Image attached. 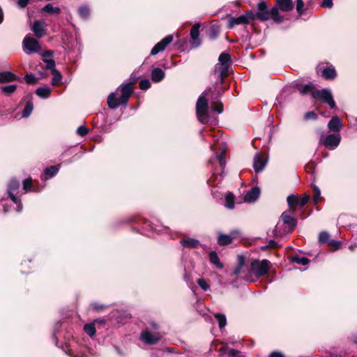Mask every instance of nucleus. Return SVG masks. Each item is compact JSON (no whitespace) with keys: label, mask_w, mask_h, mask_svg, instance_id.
Instances as JSON below:
<instances>
[{"label":"nucleus","mask_w":357,"mask_h":357,"mask_svg":"<svg viewBox=\"0 0 357 357\" xmlns=\"http://www.w3.org/2000/svg\"><path fill=\"white\" fill-rule=\"evenodd\" d=\"M3 14L1 8H0V24L3 22Z\"/></svg>","instance_id":"nucleus-62"},{"label":"nucleus","mask_w":357,"mask_h":357,"mask_svg":"<svg viewBox=\"0 0 357 357\" xmlns=\"http://www.w3.org/2000/svg\"><path fill=\"white\" fill-rule=\"evenodd\" d=\"M312 96L314 98L320 99L327 103L331 109L335 108V102L333 100L332 93L328 89L322 90H315L312 92Z\"/></svg>","instance_id":"nucleus-5"},{"label":"nucleus","mask_w":357,"mask_h":357,"mask_svg":"<svg viewBox=\"0 0 357 357\" xmlns=\"http://www.w3.org/2000/svg\"><path fill=\"white\" fill-rule=\"evenodd\" d=\"M19 79L20 77L17 75L10 71L0 73V83L11 82Z\"/></svg>","instance_id":"nucleus-18"},{"label":"nucleus","mask_w":357,"mask_h":357,"mask_svg":"<svg viewBox=\"0 0 357 357\" xmlns=\"http://www.w3.org/2000/svg\"><path fill=\"white\" fill-rule=\"evenodd\" d=\"M218 161H219V163L220 165L223 167L226 164V160H225V155L223 153H220L218 155Z\"/></svg>","instance_id":"nucleus-55"},{"label":"nucleus","mask_w":357,"mask_h":357,"mask_svg":"<svg viewBox=\"0 0 357 357\" xmlns=\"http://www.w3.org/2000/svg\"><path fill=\"white\" fill-rule=\"evenodd\" d=\"M33 109V104L31 100H28L26 102L25 107L22 111V117H28L32 112Z\"/></svg>","instance_id":"nucleus-33"},{"label":"nucleus","mask_w":357,"mask_h":357,"mask_svg":"<svg viewBox=\"0 0 357 357\" xmlns=\"http://www.w3.org/2000/svg\"><path fill=\"white\" fill-rule=\"evenodd\" d=\"M172 41L173 36L172 35L167 36L152 48L151 54L156 55L159 52H162Z\"/></svg>","instance_id":"nucleus-13"},{"label":"nucleus","mask_w":357,"mask_h":357,"mask_svg":"<svg viewBox=\"0 0 357 357\" xmlns=\"http://www.w3.org/2000/svg\"><path fill=\"white\" fill-rule=\"evenodd\" d=\"M23 49L26 54H30L38 52L40 50V46L36 39L30 36H26L23 40Z\"/></svg>","instance_id":"nucleus-7"},{"label":"nucleus","mask_w":357,"mask_h":357,"mask_svg":"<svg viewBox=\"0 0 357 357\" xmlns=\"http://www.w3.org/2000/svg\"><path fill=\"white\" fill-rule=\"evenodd\" d=\"M328 128L331 131H338L342 128V123L339 118L333 117L328 123Z\"/></svg>","instance_id":"nucleus-21"},{"label":"nucleus","mask_w":357,"mask_h":357,"mask_svg":"<svg viewBox=\"0 0 357 357\" xmlns=\"http://www.w3.org/2000/svg\"><path fill=\"white\" fill-rule=\"evenodd\" d=\"M42 11L49 14H59L61 9L59 7H54L52 3H47L42 8Z\"/></svg>","instance_id":"nucleus-28"},{"label":"nucleus","mask_w":357,"mask_h":357,"mask_svg":"<svg viewBox=\"0 0 357 357\" xmlns=\"http://www.w3.org/2000/svg\"><path fill=\"white\" fill-rule=\"evenodd\" d=\"M260 190L258 187L252 188L245 195V201L247 202H255L259 196Z\"/></svg>","instance_id":"nucleus-19"},{"label":"nucleus","mask_w":357,"mask_h":357,"mask_svg":"<svg viewBox=\"0 0 357 357\" xmlns=\"http://www.w3.org/2000/svg\"><path fill=\"white\" fill-rule=\"evenodd\" d=\"M269 357H284V356L281 352L275 351L271 353Z\"/></svg>","instance_id":"nucleus-58"},{"label":"nucleus","mask_w":357,"mask_h":357,"mask_svg":"<svg viewBox=\"0 0 357 357\" xmlns=\"http://www.w3.org/2000/svg\"><path fill=\"white\" fill-rule=\"evenodd\" d=\"M340 139L341 137L339 134H330L325 137L323 144L327 149L334 150L338 146Z\"/></svg>","instance_id":"nucleus-12"},{"label":"nucleus","mask_w":357,"mask_h":357,"mask_svg":"<svg viewBox=\"0 0 357 357\" xmlns=\"http://www.w3.org/2000/svg\"><path fill=\"white\" fill-rule=\"evenodd\" d=\"M293 261L301 264V265H307L309 264V259L306 257H294L292 259Z\"/></svg>","instance_id":"nucleus-44"},{"label":"nucleus","mask_w":357,"mask_h":357,"mask_svg":"<svg viewBox=\"0 0 357 357\" xmlns=\"http://www.w3.org/2000/svg\"><path fill=\"white\" fill-rule=\"evenodd\" d=\"M139 87L142 90H147L151 87V83L149 79H142L139 82Z\"/></svg>","instance_id":"nucleus-47"},{"label":"nucleus","mask_w":357,"mask_h":357,"mask_svg":"<svg viewBox=\"0 0 357 357\" xmlns=\"http://www.w3.org/2000/svg\"><path fill=\"white\" fill-rule=\"evenodd\" d=\"M181 244L185 248H195L198 247L199 241L195 238H183L181 241Z\"/></svg>","instance_id":"nucleus-24"},{"label":"nucleus","mask_w":357,"mask_h":357,"mask_svg":"<svg viewBox=\"0 0 357 357\" xmlns=\"http://www.w3.org/2000/svg\"><path fill=\"white\" fill-rule=\"evenodd\" d=\"M84 331L90 337H93L96 334V327L94 323L86 324L84 326Z\"/></svg>","instance_id":"nucleus-34"},{"label":"nucleus","mask_w":357,"mask_h":357,"mask_svg":"<svg viewBox=\"0 0 357 357\" xmlns=\"http://www.w3.org/2000/svg\"><path fill=\"white\" fill-rule=\"evenodd\" d=\"M319 241L321 243L328 244L335 248V250L340 248V243L337 241L331 239L330 234L327 231H322L319 234Z\"/></svg>","instance_id":"nucleus-17"},{"label":"nucleus","mask_w":357,"mask_h":357,"mask_svg":"<svg viewBox=\"0 0 357 357\" xmlns=\"http://www.w3.org/2000/svg\"><path fill=\"white\" fill-rule=\"evenodd\" d=\"M321 6L325 8H331L333 6V0H324Z\"/></svg>","instance_id":"nucleus-57"},{"label":"nucleus","mask_w":357,"mask_h":357,"mask_svg":"<svg viewBox=\"0 0 357 357\" xmlns=\"http://www.w3.org/2000/svg\"><path fill=\"white\" fill-rule=\"evenodd\" d=\"M267 158L261 153H257L254 158L253 168L256 173L261 172L266 167Z\"/></svg>","instance_id":"nucleus-15"},{"label":"nucleus","mask_w":357,"mask_h":357,"mask_svg":"<svg viewBox=\"0 0 357 357\" xmlns=\"http://www.w3.org/2000/svg\"><path fill=\"white\" fill-rule=\"evenodd\" d=\"M269 268L270 261L268 260L255 259L251 263L250 273L254 274L257 278H260L268 273Z\"/></svg>","instance_id":"nucleus-4"},{"label":"nucleus","mask_w":357,"mask_h":357,"mask_svg":"<svg viewBox=\"0 0 357 357\" xmlns=\"http://www.w3.org/2000/svg\"><path fill=\"white\" fill-rule=\"evenodd\" d=\"M89 9L86 6H82L79 8V15L81 18L86 20L89 16Z\"/></svg>","instance_id":"nucleus-39"},{"label":"nucleus","mask_w":357,"mask_h":357,"mask_svg":"<svg viewBox=\"0 0 357 357\" xmlns=\"http://www.w3.org/2000/svg\"><path fill=\"white\" fill-rule=\"evenodd\" d=\"M197 284L204 291L209 289V285L208 282L203 278H199L197 280Z\"/></svg>","instance_id":"nucleus-48"},{"label":"nucleus","mask_w":357,"mask_h":357,"mask_svg":"<svg viewBox=\"0 0 357 357\" xmlns=\"http://www.w3.org/2000/svg\"><path fill=\"white\" fill-rule=\"evenodd\" d=\"M43 61L46 63V68L51 70L52 73L57 70L55 68V61L53 59H43Z\"/></svg>","instance_id":"nucleus-43"},{"label":"nucleus","mask_w":357,"mask_h":357,"mask_svg":"<svg viewBox=\"0 0 357 357\" xmlns=\"http://www.w3.org/2000/svg\"><path fill=\"white\" fill-rule=\"evenodd\" d=\"M220 64L215 67V73L218 75L222 79L228 75L229 67L231 63V56L225 52L220 54L218 58Z\"/></svg>","instance_id":"nucleus-3"},{"label":"nucleus","mask_w":357,"mask_h":357,"mask_svg":"<svg viewBox=\"0 0 357 357\" xmlns=\"http://www.w3.org/2000/svg\"><path fill=\"white\" fill-rule=\"evenodd\" d=\"M276 245H277V243L275 241L270 240L268 241V248H274L276 247Z\"/></svg>","instance_id":"nucleus-59"},{"label":"nucleus","mask_w":357,"mask_h":357,"mask_svg":"<svg viewBox=\"0 0 357 357\" xmlns=\"http://www.w3.org/2000/svg\"><path fill=\"white\" fill-rule=\"evenodd\" d=\"M199 24H195L190 30V36L193 40H197L199 36Z\"/></svg>","instance_id":"nucleus-36"},{"label":"nucleus","mask_w":357,"mask_h":357,"mask_svg":"<svg viewBox=\"0 0 357 357\" xmlns=\"http://www.w3.org/2000/svg\"><path fill=\"white\" fill-rule=\"evenodd\" d=\"M59 172V168L56 166H51L45 169V174L49 177L55 176Z\"/></svg>","instance_id":"nucleus-38"},{"label":"nucleus","mask_w":357,"mask_h":357,"mask_svg":"<svg viewBox=\"0 0 357 357\" xmlns=\"http://www.w3.org/2000/svg\"><path fill=\"white\" fill-rule=\"evenodd\" d=\"M225 206L229 209H233L234 208V195L228 192L225 197Z\"/></svg>","instance_id":"nucleus-32"},{"label":"nucleus","mask_w":357,"mask_h":357,"mask_svg":"<svg viewBox=\"0 0 357 357\" xmlns=\"http://www.w3.org/2000/svg\"><path fill=\"white\" fill-rule=\"evenodd\" d=\"M32 185V179L31 178H26L23 181V188L27 191L31 189Z\"/></svg>","instance_id":"nucleus-52"},{"label":"nucleus","mask_w":357,"mask_h":357,"mask_svg":"<svg viewBox=\"0 0 357 357\" xmlns=\"http://www.w3.org/2000/svg\"><path fill=\"white\" fill-rule=\"evenodd\" d=\"M47 26V24L44 20H36L33 22L31 30L36 38H40L46 34L45 29Z\"/></svg>","instance_id":"nucleus-14"},{"label":"nucleus","mask_w":357,"mask_h":357,"mask_svg":"<svg viewBox=\"0 0 357 357\" xmlns=\"http://www.w3.org/2000/svg\"><path fill=\"white\" fill-rule=\"evenodd\" d=\"M240 234L238 230H233L229 234L220 233L218 238V243L220 245H229L232 242L233 239L238 237Z\"/></svg>","instance_id":"nucleus-11"},{"label":"nucleus","mask_w":357,"mask_h":357,"mask_svg":"<svg viewBox=\"0 0 357 357\" xmlns=\"http://www.w3.org/2000/svg\"><path fill=\"white\" fill-rule=\"evenodd\" d=\"M121 96V105H126L128 100V98L132 93V86L131 83H127L126 84H122L120 86Z\"/></svg>","instance_id":"nucleus-16"},{"label":"nucleus","mask_w":357,"mask_h":357,"mask_svg":"<svg viewBox=\"0 0 357 357\" xmlns=\"http://www.w3.org/2000/svg\"><path fill=\"white\" fill-rule=\"evenodd\" d=\"M255 18L261 21H266L270 18V13L264 1H261L257 4V12L255 14Z\"/></svg>","instance_id":"nucleus-9"},{"label":"nucleus","mask_w":357,"mask_h":357,"mask_svg":"<svg viewBox=\"0 0 357 357\" xmlns=\"http://www.w3.org/2000/svg\"><path fill=\"white\" fill-rule=\"evenodd\" d=\"M215 317L218 322L219 328L220 329L223 328L227 324L226 316L222 313H217L215 314Z\"/></svg>","instance_id":"nucleus-35"},{"label":"nucleus","mask_w":357,"mask_h":357,"mask_svg":"<svg viewBox=\"0 0 357 357\" xmlns=\"http://www.w3.org/2000/svg\"><path fill=\"white\" fill-rule=\"evenodd\" d=\"M255 19V13L252 11L245 13L237 17H230L228 22V28L232 29L236 25L248 24Z\"/></svg>","instance_id":"nucleus-6"},{"label":"nucleus","mask_w":357,"mask_h":357,"mask_svg":"<svg viewBox=\"0 0 357 357\" xmlns=\"http://www.w3.org/2000/svg\"><path fill=\"white\" fill-rule=\"evenodd\" d=\"M312 188H313V192H314L313 200H314V204H317L321 198V192H320L319 188L316 185H313Z\"/></svg>","instance_id":"nucleus-41"},{"label":"nucleus","mask_w":357,"mask_h":357,"mask_svg":"<svg viewBox=\"0 0 357 357\" xmlns=\"http://www.w3.org/2000/svg\"><path fill=\"white\" fill-rule=\"evenodd\" d=\"M280 220L285 225V228L283 231H281L280 230V222H278L275 228L276 235L282 236L286 233H290L294 231L296 225V220L292 218L287 212H283L282 213Z\"/></svg>","instance_id":"nucleus-2"},{"label":"nucleus","mask_w":357,"mask_h":357,"mask_svg":"<svg viewBox=\"0 0 357 357\" xmlns=\"http://www.w3.org/2000/svg\"><path fill=\"white\" fill-rule=\"evenodd\" d=\"M52 73L54 76L52 79V84L53 86H56L61 79V75L58 70H55L52 72Z\"/></svg>","instance_id":"nucleus-42"},{"label":"nucleus","mask_w":357,"mask_h":357,"mask_svg":"<svg viewBox=\"0 0 357 357\" xmlns=\"http://www.w3.org/2000/svg\"><path fill=\"white\" fill-rule=\"evenodd\" d=\"M17 87V86L16 84L3 86L1 87V91L2 93L8 96L11 95L12 93H13L16 91Z\"/></svg>","instance_id":"nucleus-29"},{"label":"nucleus","mask_w":357,"mask_h":357,"mask_svg":"<svg viewBox=\"0 0 357 357\" xmlns=\"http://www.w3.org/2000/svg\"><path fill=\"white\" fill-rule=\"evenodd\" d=\"M107 105L111 109H116L121 103V98L117 99L114 93H111L107 98Z\"/></svg>","instance_id":"nucleus-22"},{"label":"nucleus","mask_w":357,"mask_h":357,"mask_svg":"<svg viewBox=\"0 0 357 357\" xmlns=\"http://www.w3.org/2000/svg\"><path fill=\"white\" fill-rule=\"evenodd\" d=\"M277 6L283 12H288L293 9L294 4L291 0H277Z\"/></svg>","instance_id":"nucleus-20"},{"label":"nucleus","mask_w":357,"mask_h":357,"mask_svg":"<svg viewBox=\"0 0 357 357\" xmlns=\"http://www.w3.org/2000/svg\"><path fill=\"white\" fill-rule=\"evenodd\" d=\"M287 201L290 210L294 212L298 206V197L295 195H291L287 197Z\"/></svg>","instance_id":"nucleus-25"},{"label":"nucleus","mask_w":357,"mask_h":357,"mask_svg":"<svg viewBox=\"0 0 357 357\" xmlns=\"http://www.w3.org/2000/svg\"><path fill=\"white\" fill-rule=\"evenodd\" d=\"M207 91H205L202 96H200L196 104V115L198 121L203 123H207L209 120L208 115V104L205 96Z\"/></svg>","instance_id":"nucleus-1"},{"label":"nucleus","mask_w":357,"mask_h":357,"mask_svg":"<svg viewBox=\"0 0 357 357\" xmlns=\"http://www.w3.org/2000/svg\"><path fill=\"white\" fill-rule=\"evenodd\" d=\"M89 132V129L84 126H81L77 129V133L82 137L86 135Z\"/></svg>","instance_id":"nucleus-49"},{"label":"nucleus","mask_w":357,"mask_h":357,"mask_svg":"<svg viewBox=\"0 0 357 357\" xmlns=\"http://www.w3.org/2000/svg\"><path fill=\"white\" fill-rule=\"evenodd\" d=\"M95 323H98V324H105V320L104 319H96L94 321V324Z\"/></svg>","instance_id":"nucleus-60"},{"label":"nucleus","mask_w":357,"mask_h":357,"mask_svg":"<svg viewBox=\"0 0 357 357\" xmlns=\"http://www.w3.org/2000/svg\"><path fill=\"white\" fill-rule=\"evenodd\" d=\"M317 118V115L314 112H308L304 115L305 120L316 119Z\"/></svg>","instance_id":"nucleus-54"},{"label":"nucleus","mask_w":357,"mask_h":357,"mask_svg":"<svg viewBox=\"0 0 357 357\" xmlns=\"http://www.w3.org/2000/svg\"><path fill=\"white\" fill-rule=\"evenodd\" d=\"M20 188V183L18 181L13 179L11 180L8 188V192L10 198L12 199V201L15 203L16 204H18L17 206V211L20 212L22 209V204L21 203L20 199H19L15 195V193L17 192V190Z\"/></svg>","instance_id":"nucleus-8"},{"label":"nucleus","mask_w":357,"mask_h":357,"mask_svg":"<svg viewBox=\"0 0 357 357\" xmlns=\"http://www.w3.org/2000/svg\"><path fill=\"white\" fill-rule=\"evenodd\" d=\"M310 197L307 195H303L301 198H298V206L303 208L309 201Z\"/></svg>","instance_id":"nucleus-46"},{"label":"nucleus","mask_w":357,"mask_h":357,"mask_svg":"<svg viewBox=\"0 0 357 357\" xmlns=\"http://www.w3.org/2000/svg\"><path fill=\"white\" fill-rule=\"evenodd\" d=\"M220 351H221L222 354H226V352L224 351V349H220ZM227 354L230 357H236V356H237V355L238 354V351L234 349H229L227 350Z\"/></svg>","instance_id":"nucleus-51"},{"label":"nucleus","mask_w":357,"mask_h":357,"mask_svg":"<svg viewBox=\"0 0 357 357\" xmlns=\"http://www.w3.org/2000/svg\"><path fill=\"white\" fill-rule=\"evenodd\" d=\"M165 77L164 71L159 68H155L151 72V79L155 82H160Z\"/></svg>","instance_id":"nucleus-23"},{"label":"nucleus","mask_w":357,"mask_h":357,"mask_svg":"<svg viewBox=\"0 0 357 357\" xmlns=\"http://www.w3.org/2000/svg\"><path fill=\"white\" fill-rule=\"evenodd\" d=\"M43 56L44 57H49V56H52V52L51 51H47L45 52H44V54H43Z\"/></svg>","instance_id":"nucleus-61"},{"label":"nucleus","mask_w":357,"mask_h":357,"mask_svg":"<svg viewBox=\"0 0 357 357\" xmlns=\"http://www.w3.org/2000/svg\"><path fill=\"white\" fill-rule=\"evenodd\" d=\"M270 15H271L273 17V19L276 22H281L283 20L282 17L279 15L278 12V8H273L271 11H269Z\"/></svg>","instance_id":"nucleus-37"},{"label":"nucleus","mask_w":357,"mask_h":357,"mask_svg":"<svg viewBox=\"0 0 357 357\" xmlns=\"http://www.w3.org/2000/svg\"><path fill=\"white\" fill-rule=\"evenodd\" d=\"M24 79L27 84H33L37 83L38 79L32 74H27L24 77Z\"/></svg>","instance_id":"nucleus-45"},{"label":"nucleus","mask_w":357,"mask_h":357,"mask_svg":"<svg viewBox=\"0 0 357 357\" xmlns=\"http://www.w3.org/2000/svg\"><path fill=\"white\" fill-rule=\"evenodd\" d=\"M161 338V336L158 333H154L144 330L141 333L140 339L146 344H155Z\"/></svg>","instance_id":"nucleus-10"},{"label":"nucleus","mask_w":357,"mask_h":357,"mask_svg":"<svg viewBox=\"0 0 357 357\" xmlns=\"http://www.w3.org/2000/svg\"><path fill=\"white\" fill-rule=\"evenodd\" d=\"M212 110L218 114H221L224 110L223 105L221 102L217 103L215 107H212Z\"/></svg>","instance_id":"nucleus-53"},{"label":"nucleus","mask_w":357,"mask_h":357,"mask_svg":"<svg viewBox=\"0 0 357 357\" xmlns=\"http://www.w3.org/2000/svg\"><path fill=\"white\" fill-rule=\"evenodd\" d=\"M244 280H248V281H251L248 278H243Z\"/></svg>","instance_id":"nucleus-64"},{"label":"nucleus","mask_w":357,"mask_h":357,"mask_svg":"<svg viewBox=\"0 0 357 357\" xmlns=\"http://www.w3.org/2000/svg\"><path fill=\"white\" fill-rule=\"evenodd\" d=\"M298 91L302 95H305L308 93H310L312 94V92L313 91H315L316 89H314L313 84L310 83L307 84H302L298 86Z\"/></svg>","instance_id":"nucleus-26"},{"label":"nucleus","mask_w":357,"mask_h":357,"mask_svg":"<svg viewBox=\"0 0 357 357\" xmlns=\"http://www.w3.org/2000/svg\"><path fill=\"white\" fill-rule=\"evenodd\" d=\"M296 10L299 15H302L304 11V3L303 0L296 1Z\"/></svg>","instance_id":"nucleus-50"},{"label":"nucleus","mask_w":357,"mask_h":357,"mask_svg":"<svg viewBox=\"0 0 357 357\" xmlns=\"http://www.w3.org/2000/svg\"><path fill=\"white\" fill-rule=\"evenodd\" d=\"M30 1L31 0H18L17 6L21 8H24L29 4Z\"/></svg>","instance_id":"nucleus-56"},{"label":"nucleus","mask_w":357,"mask_h":357,"mask_svg":"<svg viewBox=\"0 0 357 357\" xmlns=\"http://www.w3.org/2000/svg\"><path fill=\"white\" fill-rule=\"evenodd\" d=\"M210 261L216 265L218 268H222L223 267L222 264L220 263L219 257L215 251H211L209 253Z\"/></svg>","instance_id":"nucleus-31"},{"label":"nucleus","mask_w":357,"mask_h":357,"mask_svg":"<svg viewBox=\"0 0 357 357\" xmlns=\"http://www.w3.org/2000/svg\"><path fill=\"white\" fill-rule=\"evenodd\" d=\"M267 248H268V245L261 247V250H265Z\"/></svg>","instance_id":"nucleus-63"},{"label":"nucleus","mask_w":357,"mask_h":357,"mask_svg":"<svg viewBox=\"0 0 357 357\" xmlns=\"http://www.w3.org/2000/svg\"><path fill=\"white\" fill-rule=\"evenodd\" d=\"M244 264L243 257H238V265L234 270V275H238L241 273Z\"/></svg>","instance_id":"nucleus-40"},{"label":"nucleus","mask_w":357,"mask_h":357,"mask_svg":"<svg viewBox=\"0 0 357 357\" xmlns=\"http://www.w3.org/2000/svg\"><path fill=\"white\" fill-rule=\"evenodd\" d=\"M51 93L50 89L47 87H40L36 89V93L38 96L43 98H46L50 96Z\"/></svg>","instance_id":"nucleus-30"},{"label":"nucleus","mask_w":357,"mask_h":357,"mask_svg":"<svg viewBox=\"0 0 357 357\" xmlns=\"http://www.w3.org/2000/svg\"><path fill=\"white\" fill-rule=\"evenodd\" d=\"M321 75L326 79H333L336 76V72L334 68L328 67L322 70Z\"/></svg>","instance_id":"nucleus-27"}]
</instances>
